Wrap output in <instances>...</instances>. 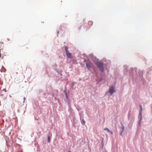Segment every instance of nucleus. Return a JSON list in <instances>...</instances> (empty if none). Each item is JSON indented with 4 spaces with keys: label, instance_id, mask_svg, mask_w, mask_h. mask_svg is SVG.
I'll return each mask as SVG.
<instances>
[{
    "label": "nucleus",
    "instance_id": "1",
    "mask_svg": "<svg viewBox=\"0 0 152 152\" xmlns=\"http://www.w3.org/2000/svg\"><path fill=\"white\" fill-rule=\"evenodd\" d=\"M96 65L98 66V67L99 68L100 71L103 72L104 71V68L103 67V64L100 62H99L96 63Z\"/></svg>",
    "mask_w": 152,
    "mask_h": 152
},
{
    "label": "nucleus",
    "instance_id": "2",
    "mask_svg": "<svg viewBox=\"0 0 152 152\" xmlns=\"http://www.w3.org/2000/svg\"><path fill=\"white\" fill-rule=\"evenodd\" d=\"M140 107V122L142 120V107L141 105H139Z\"/></svg>",
    "mask_w": 152,
    "mask_h": 152
},
{
    "label": "nucleus",
    "instance_id": "3",
    "mask_svg": "<svg viewBox=\"0 0 152 152\" xmlns=\"http://www.w3.org/2000/svg\"><path fill=\"white\" fill-rule=\"evenodd\" d=\"M115 92V90L114 89V87L112 86L111 88H110L109 91V92L111 94H112L113 93Z\"/></svg>",
    "mask_w": 152,
    "mask_h": 152
},
{
    "label": "nucleus",
    "instance_id": "4",
    "mask_svg": "<svg viewBox=\"0 0 152 152\" xmlns=\"http://www.w3.org/2000/svg\"><path fill=\"white\" fill-rule=\"evenodd\" d=\"M67 56L69 58H72V55L70 53L69 51H67L66 52Z\"/></svg>",
    "mask_w": 152,
    "mask_h": 152
},
{
    "label": "nucleus",
    "instance_id": "5",
    "mask_svg": "<svg viewBox=\"0 0 152 152\" xmlns=\"http://www.w3.org/2000/svg\"><path fill=\"white\" fill-rule=\"evenodd\" d=\"M91 63L89 62H87L86 64V67L89 69H91Z\"/></svg>",
    "mask_w": 152,
    "mask_h": 152
},
{
    "label": "nucleus",
    "instance_id": "6",
    "mask_svg": "<svg viewBox=\"0 0 152 152\" xmlns=\"http://www.w3.org/2000/svg\"><path fill=\"white\" fill-rule=\"evenodd\" d=\"M104 130H106V131H107V132H110L111 133H112V132H111L110 130L109 129L107 128H105L104 129Z\"/></svg>",
    "mask_w": 152,
    "mask_h": 152
},
{
    "label": "nucleus",
    "instance_id": "7",
    "mask_svg": "<svg viewBox=\"0 0 152 152\" xmlns=\"http://www.w3.org/2000/svg\"><path fill=\"white\" fill-rule=\"evenodd\" d=\"M65 49L66 52H67V51H69L68 50V47H67V46L65 47Z\"/></svg>",
    "mask_w": 152,
    "mask_h": 152
},
{
    "label": "nucleus",
    "instance_id": "8",
    "mask_svg": "<svg viewBox=\"0 0 152 152\" xmlns=\"http://www.w3.org/2000/svg\"><path fill=\"white\" fill-rule=\"evenodd\" d=\"M88 24L90 25H92L93 24V22H92V21H90L88 22Z\"/></svg>",
    "mask_w": 152,
    "mask_h": 152
},
{
    "label": "nucleus",
    "instance_id": "9",
    "mask_svg": "<svg viewBox=\"0 0 152 152\" xmlns=\"http://www.w3.org/2000/svg\"><path fill=\"white\" fill-rule=\"evenodd\" d=\"M124 126H122V132H123L124 130Z\"/></svg>",
    "mask_w": 152,
    "mask_h": 152
},
{
    "label": "nucleus",
    "instance_id": "10",
    "mask_svg": "<svg viewBox=\"0 0 152 152\" xmlns=\"http://www.w3.org/2000/svg\"><path fill=\"white\" fill-rule=\"evenodd\" d=\"M48 142H49L50 141V137L49 136L48 137Z\"/></svg>",
    "mask_w": 152,
    "mask_h": 152
},
{
    "label": "nucleus",
    "instance_id": "11",
    "mask_svg": "<svg viewBox=\"0 0 152 152\" xmlns=\"http://www.w3.org/2000/svg\"><path fill=\"white\" fill-rule=\"evenodd\" d=\"M140 73H142V74L143 73V71H140Z\"/></svg>",
    "mask_w": 152,
    "mask_h": 152
},
{
    "label": "nucleus",
    "instance_id": "12",
    "mask_svg": "<svg viewBox=\"0 0 152 152\" xmlns=\"http://www.w3.org/2000/svg\"><path fill=\"white\" fill-rule=\"evenodd\" d=\"M83 124H85V121L84 120H83Z\"/></svg>",
    "mask_w": 152,
    "mask_h": 152
},
{
    "label": "nucleus",
    "instance_id": "13",
    "mask_svg": "<svg viewBox=\"0 0 152 152\" xmlns=\"http://www.w3.org/2000/svg\"><path fill=\"white\" fill-rule=\"evenodd\" d=\"M66 98L67 99V98H68V96H67V95H66Z\"/></svg>",
    "mask_w": 152,
    "mask_h": 152
},
{
    "label": "nucleus",
    "instance_id": "14",
    "mask_svg": "<svg viewBox=\"0 0 152 152\" xmlns=\"http://www.w3.org/2000/svg\"><path fill=\"white\" fill-rule=\"evenodd\" d=\"M68 152H71L70 151H68Z\"/></svg>",
    "mask_w": 152,
    "mask_h": 152
}]
</instances>
